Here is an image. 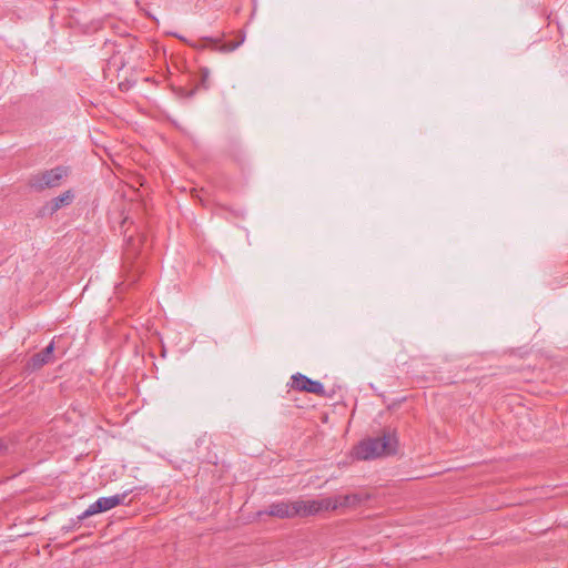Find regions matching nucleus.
Returning <instances> with one entry per match:
<instances>
[{"label": "nucleus", "mask_w": 568, "mask_h": 568, "mask_svg": "<svg viewBox=\"0 0 568 568\" xmlns=\"http://www.w3.org/2000/svg\"><path fill=\"white\" fill-rule=\"evenodd\" d=\"M245 41V34L240 32V42L230 41L227 43H223L219 47V51L223 53L232 52L236 50L243 42Z\"/></svg>", "instance_id": "9"}, {"label": "nucleus", "mask_w": 568, "mask_h": 568, "mask_svg": "<svg viewBox=\"0 0 568 568\" xmlns=\"http://www.w3.org/2000/svg\"><path fill=\"white\" fill-rule=\"evenodd\" d=\"M210 71L207 69L201 70V85L204 89L209 88Z\"/></svg>", "instance_id": "10"}, {"label": "nucleus", "mask_w": 568, "mask_h": 568, "mask_svg": "<svg viewBox=\"0 0 568 568\" xmlns=\"http://www.w3.org/2000/svg\"><path fill=\"white\" fill-rule=\"evenodd\" d=\"M263 514L284 519V518H293L296 516L307 517V516L316 515V509L314 506V499H311V500L297 499V500H293V501L273 503L268 506V509L265 510Z\"/></svg>", "instance_id": "2"}, {"label": "nucleus", "mask_w": 568, "mask_h": 568, "mask_svg": "<svg viewBox=\"0 0 568 568\" xmlns=\"http://www.w3.org/2000/svg\"><path fill=\"white\" fill-rule=\"evenodd\" d=\"M367 497L359 494L339 495L323 499H314L316 514L322 510H336L338 508H354L363 503Z\"/></svg>", "instance_id": "4"}, {"label": "nucleus", "mask_w": 568, "mask_h": 568, "mask_svg": "<svg viewBox=\"0 0 568 568\" xmlns=\"http://www.w3.org/2000/svg\"><path fill=\"white\" fill-rule=\"evenodd\" d=\"M55 348V342H52L41 352L34 354L30 359V366L33 369H39L42 366L50 364L54 361L53 352Z\"/></svg>", "instance_id": "7"}, {"label": "nucleus", "mask_w": 568, "mask_h": 568, "mask_svg": "<svg viewBox=\"0 0 568 568\" xmlns=\"http://www.w3.org/2000/svg\"><path fill=\"white\" fill-rule=\"evenodd\" d=\"M290 387L298 392H306L318 396L325 395L324 386L318 381H313L307 376L296 373L291 376Z\"/></svg>", "instance_id": "6"}, {"label": "nucleus", "mask_w": 568, "mask_h": 568, "mask_svg": "<svg viewBox=\"0 0 568 568\" xmlns=\"http://www.w3.org/2000/svg\"><path fill=\"white\" fill-rule=\"evenodd\" d=\"M205 40L210 41L213 44H217L220 42V39H213V38H206Z\"/></svg>", "instance_id": "11"}, {"label": "nucleus", "mask_w": 568, "mask_h": 568, "mask_svg": "<svg viewBox=\"0 0 568 568\" xmlns=\"http://www.w3.org/2000/svg\"><path fill=\"white\" fill-rule=\"evenodd\" d=\"M397 439L390 434H384L381 437L363 440L355 448V457L361 460L373 459L376 457L392 455L396 452Z\"/></svg>", "instance_id": "1"}, {"label": "nucleus", "mask_w": 568, "mask_h": 568, "mask_svg": "<svg viewBox=\"0 0 568 568\" xmlns=\"http://www.w3.org/2000/svg\"><path fill=\"white\" fill-rule=\"evenodd\" d=\"M68 166H57L33 174L29 180V185L37 191L57 187L61 184L62 180L68 176Z\"/></svg>", "instance_id": "3"}, {"label": "nucleus", "mask_w": 568, "mask_h": 568, "mask_svg": "<svg viewBox=\"0 0 568 568\" xmlns=\"http://www.w3.org/2000/svg\"><path fill=\"white\" fill-rule=\"evenodd\" d=\"M128 493L120 495H113L109 497H100L97 501L91 504L83 513L79 516V519H85L90 516L110 510L124 503Z\"/></svg>", "instance_id": "5"}, {"label": "nucleus", "mask_w": 568, "mask_h": 568, "mask_svg": "<svg viewBox=\"0 0 568 568\" xmlns=\"http://www.w3.org/2000/svg\"><path fill=\"white\" fill-rule=\"evenodd\" d=\"M74 199V194L71 190H68L54 197L51 202V211L57 212L63 206L70 205Z\"/></svg>", "instance_id": "8"}]
</instances>
